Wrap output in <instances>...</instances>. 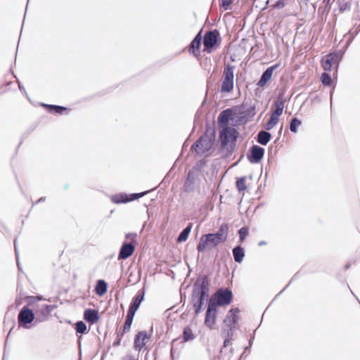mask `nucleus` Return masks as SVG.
<instances>
[{"label": "nucleus", "instance_id": "nucleus-25", "mask_svg": "<svg viewBox=\"0 0 360 360\" xmlns=\"http://www.w3.org/2000/svg\"><path fill=\"white\" fill-rule=\"evenodd\" d=\"M272 138L271 134L266 130L259 131L256 137L255 140L257 143L262 146H266Z\"/></svg>", "mask_w": 360, "mask_h": 360}, {"label": "nucleus", "instance_id": "nucleus-59", "mask_svg": "<svg viewBox=\"0 0 360 360\" xmlns=\"http://www.w3.org/2000/svg\"><path fill=\"white\" fill-rule=\"evenodd\" d=\"M136 311V310L129 307L126 319L134 320Z\"/></svg>", "mask_w": 360, "mask_h": 360}, {"label": "nucleus", "instance_id": "nucleus-40", "mask_svg": "<svg viewBox=\"0 0 360 360\" xmlns=\"http://www.w3.org/2000/svg\"><path fill=\"white\" fill-rule=\"evenodd\" d=\"M279 119L271 114L269 120L264 124V129L269 131L272 129L278 122Z\"/></svg>", "mask_w": 360, "mask_h": 360}, {"label": "nucleus", "instance_id": "nucleus-39", "mask_svg": "<svg viewBox=\"0 0 360 360\" xmlns=\"http://www.w3.org/2000/svg\"><path fill=\"white\" fill-rule=\"evenodd\" d=\"M246 179L247 177L243 176L236 179V187L239 193L243 192L248 188L245 183Z\"/></svg>", "mask_w": 360, "mask_h": 360}, {"label": "nucleus", "instance_id": "nucleus-30", "mask_svg": "<svg viewBox=\"0 0 360 360\" xmlns=\"http://www.w3.org/2000/svg\"><path fill=\"white\" fill-rule=\"evenodd\" d=\"M192 228L193 223H188L187 226L178 235L176 238V242L178 243L186 242L189 237Z\"/></svg>", "mask_w": 360, "mask_h": 360}, {"label": "nucleus", "instance_id": "nucleus-16", "mask_svg": "<svg viewBox=\"0 0 360 360\" xmlns=\"http://www.w3.org/2000/svg\"><path fill=\"white\" fill-rule=\"evenodd\" d=\"M229 228L230 226L229 224L224 223L219 227L216 232L210 233L218 245L227 240Z\"/></svg>", "mask_w": 360, "mask_h": 360}, {"label": "nucleus", "instance_id": "nucleus-18", "mask_svg": "<svg viewBox=\"0 0 360 360\" xmlns=\"http://www.w3.org/2000/svg\"><path fill=\"white\" fill-rule=\"evenodd\" d=\"M153 333V330H151ZM152 333L148 334L146 330L139 331L134 336V348L136 351H141L146 345V340L150 338Z\"/></svg>", "mask_w": 360, "mask_h": 360}, {"label": "nucleus", "instance_id": "nucleus-20", "mask_svg": "<svg viewBox=\"0 0 360 360\" xmlns=\"http://www.w3.org/2000/svg\"><path fill=\"white\" fill-rule=\"evenodd\" d=\"M198 176V174H195L188 170L183 185V190L185 193H191L193 191L194 185L195 184Z\"/></svg>", "mask_w": 360, "mask_h": 360}, {"label": "nucleus", "instance_id": "nucleus-50", "mask_svg": "<svg viewBox=\"0 0 360 360\" xmlns=\"http://www.w3.org/2000/svg\"><path fill=\"white\" fill-rule=\"evenodd\" d=\"M233 0H221L220 8L223 11H229L231 9V4Z\"/></svg>", "mask_w": 360, "mask_h": 360}, {"label": "nucleus", "instance_id": "nucleus-29", "mask_svg": "<svg viewBox=\"0 0 360 360\" xmlns=\"http://www.w3.org/2000/svg\"><path fill=\"white\" fill-rule=\"evenodd\" d=\"M234 261L236 263H241L245 255V248L241 245H236L232 250Z\"/></svg>", "mask_w": 360, "mask_h": 360}, {"label": "nucleus", "instance_id": "nucleus-2", "mask_svg": "<svg viewBox=\"0 0 360 360\" xmlns=\"http://www.w3.org/2000/svg\"><path fill=\"white\" fill-rule=\"evenodd\" d=\"M360 32V25L358 26L354 32L353 35H344L343 39L340 41V44L345 41L342 47L338 50L330 51L326 55L322 56V65L326 71L330 70L333 68L338 70L339 65L343 59V57L354 39L355 37Z\"/></svg>", "mask_w": 360, "mask_h": 360}, {"label": "nucleus", "instance_id": "nucleus-1", "mask_svg": "<svg viewBox=\"0 0 360 360\" xmlns=\"http://www.w3.org/2000/svg\"><path fill=\"white\" fill-rule=\"evenodd\" d=\"M210 295V281L209 275L199 274L193 285L190 304L193 309L194 316H198L206 307Z\"/></svg>", "mask_w": 360, "mask_h": 360}, {"label": "nucleus", "instance_id": "nucleus-38", "mask_svg": "<svg viewBox=\"0 0 360 360\" xmlns=\"http://www.w3.org/2000/svg\"><path fill=\"white\" fill-rule=\"evenodd\" d=\"M231 340L226 339L224 338L223 345H221L219 354L216 356L215 360H225V356L227 355L226 353L224 354V349H226L229 343L231 342Z\"/></svg>", "mask_w": 360, "mask_h": 360}, {"label": "nucleus", "instance_id": "nucleus-45", "mask_svg": "<svg viewBox=\"0 0 360 360\" xmlns=\"http://www.w3.org/2000/svg\"><path fill=\"white\" fill-rule=\"evenodd\" d=\"M65 0H55V8L57 17L60 19L63 14V4L65 5Z\"/></svg>", "mask_w": 360, "mask_h": 360}, {"label": "nucleus", "instance_id": "nucleus-19", "mask_svg": "<svg viewBox=\"0 0 360 360\" xmlns=\"http://www.w3.org/2000/svg\"><path fill=\"white\" fill-rule=\"evenodd\" d=\"M39 105L49 114L63 115L68 113L67 106L49 104L43 102L39 103Z\"/></svg>", "mask_w": 360, "mask_h": 360}, {"label": "nucleus", "instance_id": "nucleus-35", "mask_svg": "<svg viewBox=\"0 0 360 360\" xmlns=\"http://www.w3.org/2000/svg\"><path fill=\"white\" fill-rule=\"evenodd\" d=\"M240 309L238 307H231L229 311L226 316V318L223 320V323H226L227 320L230 321L232 319H239L238 314L240 313Z\"/></svg>", "mask_w": 360, "mask_h": 360}, {"label": "nucleus", "instance_id": "nucleus-3", "mask_svg": "<svg viewBox=\"0 0 360 360\" xmlns=\"http://www.w3.org/2000/svg\"><path fill=\"white\" fill-rule=\"evenodd\" d=\"M216 128L210 126L209 122H206L205 131L198 140L194 142L191 149L194 150L197 155L202 156L207 153H212L215 149Z\"/></svg>", "mask_w": 360, "mask_h": 360}, {"label": "nucleus", "instance_id": "nucleus-31", "mask_svg": "<svg viewBox=\"0 0 360 360\" xmlns=\"http://www.w3.org/2000/svg\"><path fill=\"white\" fill-rule=\"evenodd\" d=\"M220 307H221V305H218L217 299L212 293L211 296L210 295V297L207 300L205 307L206 310L219 312Z\"/></svg>", "mask_w": 360, "mask_h": 360}, {"label": "nucleus", "instance_id": "nucleus-22", "mask_svg": "<svg viewBox=\"0 0 360 360\" xmlns=\"http://www.w3.org/2000/svg\"><path fill=\"white\" fill-rule=\"evenodd\" d=\"M84 320L91 324H95L100 320V315L98 310L92 308H86L83 314Z\"/></svg>", "mask_w": 360, "mask_h": 360}, {"label": "nucleus", "instance_id": "nucleus-47", "mask_svg": "<svg viewBox=\"0 0 360 360\" xmlns=\"http://www.w3.org/2000/svg\"><path fill=\"white\" fill-rule=\"evenodd\" d=\"M234 331L232 328H226L223 327L221 328V336L224 338L233 340Z\"/></svg>", "mask_w": 360, "mask_h": 360}, {"label": "nucleus", "instance_id": "nucleus-9", "mask_svg": "<svg viewBox=\"0 0 360 360\" xmlns=\"http://www.w3.org/2000/svg\"><path fill=\"white\" fill-rule=\"evenodd\" d=\"M58 305L56 304H35L33 308L39 323L46 321L53 309H56Z\"/></svg>", "mask_w": 360, "mask_h": 360}, {"label": "nucleus", "instance_id": "nucleus-36", "mask_svg": "<svg viewBox=\"0 0 360 360\" xmlns=\"http://www.w3.org/2000/svg\"><path fill=\"white\" fill-rule=\"evenodd\" d=\"M75 330L76 333L84 335L87 334L89 333V330L87 329V326L85 322L83 321H78L75 323Z\"/></svg>", "mask_w": 360, "mask_h": 360}, {"label": "nucleus", "instance_id": "nucleus-61", "mask_svg": "<svg viewBox=\"0 0 360 360\" xmlns=\"http://www.w3.org/2000/svg\"><path fill=\"white\" fill-rule=\"evenodd\" d=\"M179 338L174 339L171 344V349H170V357L172 360H174V344L175 342L178 340Z\"/></svg>", "mask_w": 360, "mask_h": 360}, {"label": "nucleus", "instance_id": "nucleus-17", "mask_svg": "<svg viewBox=\"0 0 360 360\" xmlns=\"http://www.w3.org/2000/svg\"><path fill=\"white\" fill-rule=\"evenodd\" d=\"M321 65L324 71L321 74V82L323 86H328V87L332 86V89H330V101L332 102V98H333V93L335 91V84H334V81L333 80L332 77H331L330 74L329 73V72H330L333 69L335 70V72L337 74L338 70L336 71V70L334 69V68H333L330 70L326 71L322 65V59L321 60Z\"/></svg>", "mask_w": 360, "mask_h": 360}, {"label": "nucleus", "instance_id": "nucleus-14", "mask_svg": "<svg viewBox=\"0 0 360 360\" xmlns=\"http://www.w3.org/2000/svg\"><path fill=\"white\" fill-rule=\"evenodd\" d=\"M281 65L280 63H276L268 67L262 73L256 83L258 88H264L271 80L274 72Z\"/></svg>", "mask_w": 360, "mask_h": 360}, {"label": "nucleus", "instance_id": "nucleus-64", "mask_svg": "<svg viewBox=\"0 0 360 360\" xmlns=\"http://www.w3.org/2000/svg\"><path fill=\"white\" fill-rule=\"evenodd\" d=\"M122 340L120 338L116 337L115 341L112 343V347H116L120 345Z\"/></svg>", "mask_w": 360, "mask_h": 360}, {"label": "nucleus", "instance_id": "nucleus-10", "mask_svg": "<svg viewBox=\"0 0 360 360\" xmlns=\"http://www.w3.org/2000/svg\"><path fill=\"white\" fill-rule=\"evenodd\" d=\"M213 294L217 299L218 305H221L222 307L229 306L233 301V292L229 288H219Z\"/></svg>", "mask_w": 360, "mask_h": 360}, {"label": "nucleus", "instance_id": "nucleus-33", "mask_svg": "<svg viewBox=\"0 0 360 360\" xmlns=\"http://www.w3.org/2000/svg\"><path fill=\"white\" fill-rule=\"evenodd\" d=\"M302 125V120L297 117H292L289 122V129L293 133L296 134L298 131V128Z\"/></svg>", "mask_w": 360, "mask_h": 360}, {"label": "nucleus", "instance_id": "nucleus-4", "mask_svg": "<svg viewBox=\"0 0 360 360\" xmlns=\"http://www.w3.org/2000/svg\"><path fill=\"white\" fill-rule=\"evenodd\" d=\"M39 324L35 312L28 305H24L18 314L19 328L30 330Z\"/></svg>", "mask_w": 360, "mask_h": 360}, {"label": "nucleus", "instance_id": "nucleus-12", "mask_svg": "<svg viewBox=\"0 0 360 360\" xmlns=\"http://www.w3.org/2000/svg\"><path fill=\"white\" fill-rule=\"evenodd\" d=\"M265 149L257 144L250 147L247 153V159L251 164H259L264 158Z\"/></svg>", "mask_w": 360, "mask_h": 360}, {"label": "nucleus", "instance_id": "nucleus-56", "mask_svg": "<svg viewBox=\"0 0 360 360\" xmlns=\"http://www.w3.org/2000/svg\"><path fill=\"white\" fill-rule=\"evenodd\" d=\"M238 321H239V319H232V320H230L229 321V323H225L226 325V328H232L233 330L234 331L235 329L236 328V326H238Z\"/></svg>", "mask_w": 360, "mask_h": 360}, {"label": "nucleus", "instance_id": "nucleus-44", "mask_svg": "<svg viewBox=\"0 0 360 360\" xmlns=\"http://www.w3.org/2000/svg\"><path fill=\"white\" fill-rule=\"evenodd\" d=\"M150 192V191H145L140 193H132L128 194V200H129V202L139 200V198L145 196L146 194H148Z\"/></svg>", "mask_w": 360, "mask_h": 360}, {"label": "nucleus", "instance_id": "nucleus-48", "mask_svg": "<svg viewBox=\"0 0 360 360\" xmlns=\"http://www.w3.org/2000/svg\"><path fill=\"white\" fill-rule=\"evenodd\" d=\"M13 244H14L15 256V259H16V262H17V265H18V269L19 272L20 271L22 272V266H21V264L20 262L19 251H18V249L17 247V238H15L14 239Z\"/></svg>", "mask_w": 360, "mask_h": 360}, {"label": "nucleus", "instance_id": "nucleus-26", "mask_svg": "<svg viewBox=\"0 0 360 360\" xmlns=\"http://www.w3.org/2000/svg\"><path fill=\"white\" fill-rule=\"evenodd\" d=\"M212 153H205V157L198 160L195 164L192 167L190 171L193 172L195 174H198L202 172V169L207 166L208 160L207 158L211 155Z\"/></svg>", "mask_w": 360, "mask_h": 360}, {"label": "nucleus", "instance_id": "nucleus-49", "mask_svg": "<svg viewBox=\"0 0 360 360\" xmlns=\"http://www.w3.org/2000/svg\"><path fill=\"white\" fill-rule=\"evenodd\" d=\"M22 288H20L19 284H18L17 291H19V293L16 296L15 300V302H14L16 308L19 307L23 303V298H22Z\"/></svg>", "mask_w": 360, "mask_h": 360}, {"label": "nucleus", "instance_id": "nucleus-43", "mask_svg": "<svg viewBox=\"0 0 360 360\" xmlns=\"http://www.w3.org/2000/svg\"><path fill=\"white\" fill-rule=\"evenodd\" d=\"M339 11L343 13L351 9V3L346 0H338Z\"/></svg>", "mask_w": 360, "mask_h": 360}, {"label": "nucleus", "instance_id": "nucleus-63", "mask_svg": "<svg viewBox=\"0 0 360 360\" xmlns=\"http://www.w3.org/2000/svg\"><path fill=\"white\" fill-rule=\"evenodd\" d=\"M329 11H330V8H327L325 6V8H322V7L319 8L318 12L319 13H321L322 15L326 13V15H327L329 13Z\"/></svg>", "mask_w": 360, "mask_h": 360}, {"label": "nucleus", "instance_id": "nucleus-55", "mask_svg": "<svg viewBox=\"0 0 360 360\" xmlns=\"http://www.w3.org/2000/svg\"><path fill=\"white\" fill-rule=\"evenodd\" d=\"M132 323H133V320L128 319H125L124 324L122 326V329L124 330V333L129 332V330L131 329V326L132 325Z\"/></svg>", "mask_w": 360, "mask_h": 360}, {"label": "nucleus", "instance_id": "nucleus-52", "mask_svg": "<svg viewBox=\"0 0 360 360\" xmlns=\"http://www.w3.org/2000/svg\"><path fill=\"white\" fill-rule=\"evenodd\" d=\"M25 300L27 302L26 305H28L29 307H32L34 308L35 304H39L36 301V298H35L34 295H25Z\"/></svg>", "mask_w": 360, "mask_h": 360}, {"label": "nucleus", "instance_id": "nucleus-34", "mask_svg": "<svg viewBox=\"0 0 360 360\" xmlns=\"http://www.w3.org/2000/svg\"><path fill=\"white\" fill-rule=\"evenodd\" d=\"M37 125H38L37 123H32V124H31L27 127L26 131L22 134L21 141H20V143L17 146L16 151L18 150L19 147L21 146V144L22 143L23 141L25 139H27L28 136H30V134L31 133H32L35 130V129L37 128Z\"/></svg>", "mask_w": 360, "mask_h": 360}, {"label": "nucleus", "instance_id": "nucleus-51", "mask_svg": "<svg viewBox=\"0 0 360 360\" xmlns=\"http://www.w3.org/2000/svg\"><path fill=\"white\" fill-rule=\"evenodd\" d=\"M257 329V328H255L253 330L252 333L250 334V338L248 340V345L245 347V352L248 351V353H250L251 347H252V346L253 345L254 340H255V334H256Z\"/></svg>", "mask_w": 360, "mask_h": 360}, {"label": "nucleus", "instance_id": "nucleus-42", "mask_svg": "<svg viewBox=\"0 0 360 360\" xmlns=\"http://www.w3.org/2000/svg\"><path fill=\"white\" fill-rule=\"evenodd\" d=\"M248 121L256 115V105H253L250 106L248 109L242 112Z\"/></svg>", "mask_w": 360, "mask_h": 360}, {"label": "nucleus", "instance_id": "nucleus-11", "mask_svg": "<svg viewBox=\"0 0 360 360\" xmlns=\"http://www.w3.org/2000/svg\"><path fill=\"white\" fill-rule=\"evenodd\" d=\"M218 245L210 233L202 234L197 244L196 250L199 253L210 251Z\"/></svg>", "mask_w": 360, "mask_h": 360}, {"label": "nucleus", "instance_id": "nucleus-41", "mask_svg": "<svg viewBox=\"0 0 360 360\" xmlns=\"http://www.w3.org/2000/svg\"><path fill=\"white\" fill-rule=\"evenodd\" d=\"M250 233V229L247 226H244L242 228H240L239 230H238V234L239 236V241L240 243H243L247 237L248 236Z\"/></svg>", "mask_w": 360, "mask_h": 360}, {"label": "nucleus", "instance_id": "nucleus-53", "mask_svg": "<svg viewBox=\"0 0 360 360\" xmlns=\"http://www.w3.org/2000/svg\"><path fill=\"white\" fill-rule=\"evenodd\" d=\"M245 80V78L243 76V74L242 72H238L236 74V87L238 89H240L241 86L244 84V82Z\"/></svg>", "mask_w": 360, "mask_h": 360}, {"label": "nucleus", "instance_id": "nucleus-5", "mask_svg": "<svg viewBox=\"0 0 360 360\" xmlns=\"http://www.w3.org/2000/svg\"><path fill=\"white\" fill-rule=\"evenodd\" d=\"M233 117V112L231 108H228L219 113L217 118L219 129V136H223L229 134H238V131L235 127L229 126L230 120L232 122L234 120Z\"/></svg>", "mask_w": 360, "mask_h": 360}, {"label": "nucleus", "instance_id": "nucleus-23", "mask_svg": "<svg viewBox=\"0 0 360 360\" xmlns=\"http://www.w3.org/2000/svg\"><path fill=\"white\" fill-rule=\"evenodd\" d=\"M218 313L219 312L217 311H212L207 310H206L205 311L204 324L210 330H213L215 328Z\"/></svg>", "mask_w": 360, "mask_h": 360}, {"label": "nucleus", "instance_id": "nucleus-57", "mask_svg": "<svg viewBox=\"0 0 360 360\" xmlns=\"http://www.w3.org/2000/svg\"><path fill=\"white\" fill-rule=\"evenodd\" d=\"M285 1L286 0H277L274 5L271 6V7L273 8H276V9H282L283 8L285 5H286V3H285Z\"/></svg>", "mask_w": 360, "mask_h": 360}, {"label": "nucleus", "instance_id": "nucleus-54", "mask_svg": "<svg viewBox=\"0 0 360 360\" xmlns=\"http://www.w3.org/2000/svg\"><path fill=\"white\" fill-rule=\"evenodd\" d=\"M125 240H131L130 243H134L136 244H138L136 238H137V233L136 232H129L125 234L124 236Z\"/></svg>", "mask_w": 360, "mask_h": 360}, {"label": "nucleus", "instance_id": "nucleus-13", "mask_svg": "<svg viewBox=\"0 0 360 360\" xmlns=\"http://www.w3.org/2000/svg\"><path fill=\"white\" fill-rule=\"evenodd\" d=\"M202 27L198 31L188 46V52L198 60L200 58V49L202 41Z\"/></svg>", "mask_w": 360, "mask_h": 360}, {"label": "nucleus", "instance_id": "nucleus-37", "mask_svg": "<svg viewBox=\"0 0 360 360\" xmlns=\"http://www.w3.org/2000/svg\"><path fill=\"white\" fill-rule=\"evenodd\" d=\"M233 118L234 120L233 121L234 122L233 126L234 127H238L240 125H245L249 121L247 120V118L245 117V116L241 114H233Z\"/></svg>", "mask_w": 360, "mask_h": 360}, {"label": "nucleus", "instance_id": "nucleus-21", "mask_svg": "<svg viewBox=\"0 0 360 360\" xmlns=\"http://www.w3.org/2000/svg\"><path fill=\"white\" fill-rule=\"evenodd\" d=\"M283 95L284 92L282 94H280L278 98L281 97V99L279 100L278 98L274 100L271 108V115L278 117V119L283 113L284 105L286 102V100L283 98Z\"/></svg>", "mask_w": 360, "mask_h": 360}, {"label": "nucleus", "instance_id": "nucleus-24", "mask_svg": "<svg viewBox=\"0 0 360 360\" xmlns=\"http://www.w3.org/2000/svg\"><path fill=\"white\" fill-rule=\"evenodd\" d=\"M145 300V290L140 289L132 298L129 307L138 311L141 302Z\"/></svg>", "mask_w": 360, "mask_h": 360}, {"label": "nucleus", "instance_id": "nucleus-46", "mask_svg": "<svg viewBox=\"0 0 360 360\" xmlns=\"http://www.w3.org/2000/svg\"><path fill=\"white\" fill-rule=\"evenodd\" d=\"M303 274L302 273V270H300L298 271L297 272H296L293 276L291 278V279L290 280V281L288 282V283L276 295V297H278L280 295H281L289 286L293 282L295 281V280H297L301 275H302Z\"/></svg>", "mask_w": 360, "mask_h": 360}, {"label": "nucleus", "instance_id": "nucleus-32", "mask_svg": "<svg viewBox=\"0 0 360 360\" xmlns=\"http://www.w3.org/2000/svg\"><path fill=\"white\" fill-rule=\"evenodd\" d=\"M195 335L193 333V330L190 326H186L184 328L181 338L183 342H187L192 341L195 338Z\"/></svg>", "mask_w": 360, "mask_h": 360}, {"label": "nucleus", "instance_id": "nucleus-58", "mask_svg": "<svg viewBox=\"0 0 360 360\" xmlns=\"http://www.w3.org/2000/svg\"><path fill=\"white\" fill-rule=\"evenodd\" d=\"M174 165L172 167V169L167 173V174L165 175V176L164 177L163 180L162 181V182L160 184V186H163L165 187L167 186V184L169 183V178H170V174H171V172H172V169L174 168Z\"/></svg>", "mask_w": 360, "mask_h": 360}, {"label": "nucleus", "instance_id": "nucleus-6", "mask_svg": "<svg viewBox=\"0 0 360 360\" xmlns=\"http://www.w3.org/2000/svg\"><path fill=\"white\" fill-rule=\"evenodd\" d=\"M239 135V132H238V134H229L223 136H219L220 147L219 148L217 153L220 154L225 150V153L221 156V158H229L234 153Z\"/></svg>", "mask_w": 360, "mask_h": 360}, {"label": "nucleus", "instance_id": "nucleus-8", "mask_svg": "<svg viewBox=\"0 0 360 360\" xmlns=\"http://www.w3.org/2000/svg\"><path fill=\"white\" fill-rule=\"evenodd\" d=\"M235 65L227 64L225 66L220 91L221 93H230L234 87V69Z\"/></svg>", "mask_w": 360, "mask_h": 360}, {"label": "nucleus", "instance_id": "nucleus-7", "mask_svg": "<svg viewBox=\"0 0 360 360\" xmlns=\"http://www.w3.org/2000/svg\"><path fill=\"white\" fill-rule=\"evenodd\" d=\"M221 43V37L219 31L217 29L210 30L204 37V51L210 53L219 48Z\"/></svg>", "mask_w": 360, "mask_h": 360}, {"label": "nucleus", "instance_id": "nucleus-15", "mask_svg": "<svg viewBox=\"0 0 360 360\" xmlns=\"http://www.w3.org/2000/svg\"><path fill=\"white\" fill-rule=\"evenodd\" d=\"M137 244L124 240L120 248L117 255L118 260H126L129 258L135 252Z\"/></svg>", "mask_w": 360, "mask_h": 360}, {"label": "nucleus", "instance_id": "nucleus-28", "mask_svg": "<svg viewBox=\"0 0 360 360\" xmlns=\"http://www.w3.org/2000/svg\"><path fill=\"white\" fill-rule=\"evenodd\" d=\"M108 284L105 280H97L94 291L98 296H103L108 292Z\"/></svg>", "mask_w": 360, "mask_h": 360}, {"label": "nucleus", "instance_id": "nucleus-27", "mask_svg": "<svg viewBox=\"0 0 360 360\" xmlns=\"http://www.w3.org/2000/svg\"><path fill=\"white\" fill-rule=\"evenodd\" d=\"M110 198L111 202L116 205L126 204L129 202V200H128V193L124 192H120L115 195H112Z\"/></svg>", "mask_w": 360, "mask_h": 360}, {"label": "nucleus", "instance_id": "nucleus-62", "mask_svg": "<svg viewBox=\"0 0 360 360\" xmlns=\"http://www.w3.org/2000/svg\"><path fill=\"white\" fill-rule=\"evenodd\" d=\"M34 296H35L37 302H40V301H43V300H47L49 302H52L51 298L46 299L43 295H39V294H37V295H36Z\"/></svg>", "mask_w": 360, "mask_h": 360}, {"label": "nucleus", "instance_id": "nucleus-60", "mask_svg": "<svg viewBox=\"0 0 360 360\" xmlns=\"http://www.w3.org/2000/svg\"><path fill=\"white\" fill-rule=\"evenodd\" d=\"M17 84H18V86L19 90L21 92H22L26 96V97L30 100V98H29V96L27 95V93L24 86L21 84V82L19 80V79H17Z\"/></svg>", "mask_w": 360, "mask_h": 360}]
</instances>
